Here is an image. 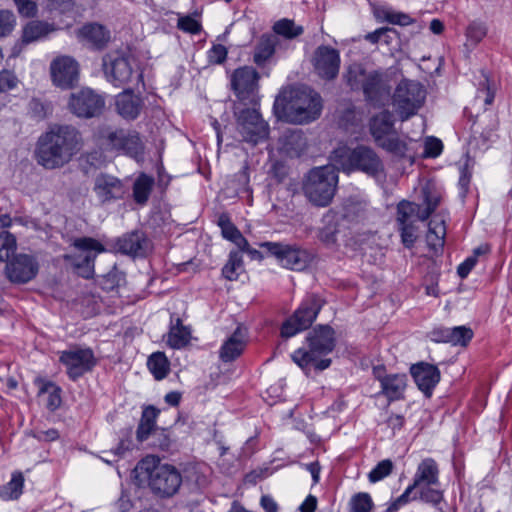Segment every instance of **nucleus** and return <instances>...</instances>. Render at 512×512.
<instances>
[{
	"mask_svg": "<svg viewBox=\"0 0 512 512\" xmlns=\"http://www.w3.org/2000/svg\"><path fill=\"white\" fill-rule=\"evenodd\" d=\"M81 133L72 125H53L38 140L36 159L46 169L61 168L82 149Z\"/></svg>",
	"mask_w": 512,
	"mask_h": 512,
	"instance_id": "f257e3e1",
	"label": "nucleus"
},
{
	"mask_svg": "<svg viewBox=\"0 0 512 512\" xmlns=\"http://www.w3.org/2000/svg\"><path fill=\"white\" fill-rule=\"evenodd\" d=\"M279 117L286 121L303 124L316 120L322 111L321 96L308 87L284 89L274 102Z\"/></svg>",
	"mask_w": 512,
	"mask_h": 512,
	"instance_id": "f03ea898",
	"label": "nucleus"
},
{
	"mask_svg": "<svg viewBox=\"0 0 512 512\" xmlns=\"http://www.w3.org/2000/svg\"><path fill=\"white\" fill-rule=\"evenodd\" d=\"M139 476L147 479L150 489L161 497H171L180 488L182 477L172 465L161 464L154 456H148L136 466Z\"/></svg>",
	"mask_w": 512,
	"mask_h": 512,
	"instance_id": "7ed1b4c3",
	"label": "nucleus"
},
{
	"mask_svg": "<svg viewBox=\"0 0 512 512\" xmlns=\"http://www.w3.org/2000/svg\"><path fill=\"white\" fill-rule=\"evenodd\" d=\"M337 166L325 165L311 169L303 182V193L315 206H328L337 189Z\"/></svg>",
	"mask_w": 512,
	"mask_h": 512,
	"instance_id": "20e7f679",
	"label": "nucleus"
},
{
	"mask_svg": "<svg viewBox=\"0 0 512 512\" xmlns=\"http://www.w3.org/2000/svg\"><path fill=\"white\" fill-rule=\"evenodd\" d=\"M332 160L338 169L347 173L357 170L378 177L384 172V164L377 153L363 145L354 149L338 148L333 152Z\"/></svg>",
	"mask_w": 512,
	"mask_h": 512,
	"instance_id": "39448f33",
	"label": "nucleus"
},
{
	"mask_svg": "<svg viewBox=\"0 0 512 512\" xmlns=\"http://www.w3.org/2000/svg\"><path fill=\"white\" fill-rule=\"evenodd\" d=\"M426 99L425 88L417 81L402 80L392 95L393 108L401 121L416 115Z\"/></svg>",
	"mask_w": 512,
	"mask_h": 512,
	"instance_id": "423d86ee",
	"label": "nucleus"
},
{
	"mask_svg": "<svg viewBox=\"0 0 512 512\" xmlns=\"http://www.w3.org/2000/svg\"><path fill=\"white\" fill-rule=\"evenodd\" d=\"M99 140L107 151L121 152L137 160L142 157L143 143L135 131L103 128L99 132Z\"/></svg>",
	"mask_w": 512,
	"mask_h": 512,
	"instance_id": "0eeeda50",
	"label": "nucleus"
},
{
	"mask_svg": "<svg viewBox=\"0 0 512 512\" xmlns=\"http://www.w3.org/2000/svg\"><path fill=\"white\" fill-rule=\"evenodd\" d=\"M309 350L298 349L292 354V360L302 369L317 358L333 351L335 347L334 330L325 325L315 328L307 338Z\"/></svg>",
	"mask_w": 512,
	"mask_h": 512,
	"instance_id": "6e6552de",
	"label": "nucleus"
},
{
	"mask_svg": "<svg viewBox=\"0 0 512 512\" xmlns=\"http://www.w3.org/2000/svg\"><path fill=\"white\" fill-rule=\"evenodd\" d=\"M75 252L64 255L76 272L83 278L89 279L94 275V261L98 254L105 251L104 246L90 237L77 238L73 242Z\"/></svg>",
	"mask_w": 512,
	"mask_h": 512,
	"instance_id": "1a4fd4ad",
	"label": "nucleus"
},
{
	"mask_svg": "<svg viewBox=\"0 0 512 512\" xmlns=\"http://www.w3.org/2000/svg\"><path fill=\"white\" fill-rule=\"evenodd\" d=\"M259 246L265 249L269 256L275 257L282 267L294 271L305 270L313 258L308 250L296 244L262 242Z\"/></svg>",
	"mask_w": 512,
	"mask_h": 512,
	"instance_id": "9d476101",
	"label": "nucleus"
},
{
	"mask_svg": "<svg viewBox=\"0 0 512 512\" xmlns=\"http://www.w3.org/2000/svg\"><path fill=\"white\" fill-rule=\"evenodd\" d=\"M102 66L107 81L117 87L128 84L135 73V59L122 51L107 53Z\"/></svg>",
	"mask_w": 512,
	"mask_h": 512,
	"instance_id": "9b49d317",
	"label": "nucleus"
},
{
	"mask_svg": "<svg viewBox=\"0 0 512 512\" xmlns=\"http://www.w3.org/2000/svg\"><path fill=\"white\" fill-rule=\"evenodd\" d=\"M322 306L323 301L320 298L316 296L307 298L294 314L282 324L281 336L289 338L309 328L316 319Z\"/></svg>",
	"mask_w": 512,
	"mask_h": 512,
	"instance_id": "f8f14e48",
	"label": "nucleus"
},
{
	"mask_svg": "<svg viewBox=\"0 0 512 512\" xmlns=\"http://www.w3.org/2000/svg\"><path fill=\"white\" fill-rule=\"evenodd\" d=\"M59 360L72 380L91 371L97 362L92 349L78 346L62 351Z\"/></svg>",
	"mask_w": 512,
	"mask_h": 512,
	"instance_id": "ddd939ff",
	"label": "nucleus"
},
{
	"mask_svg": "<svg viewBox=\"0 0 512 512\" xmlns=\"http://www.w3.org/2000/svg\"><path fill=\"white\" fill-rule=\"evenodd\" d=\"M237 129L244 141L254 145L268 135V125L256 109H244L239 112Z\"/></svg>",
	"mask_w": 512,
	"mask_h": 512,
	"instance_id": "4468645a",
	"label": "nucleus"
},
{
	"mask_svg": "<svg viewBox=\"0 0 512 512\" xmlns=\"http://www.w3.org/2000/svg\"><path fill=\"white\" fill-rule=\"evenodd\" d=\"M50 76L56 87L71 89L79 80V64L71 56H58L50 63Z\"/></svg>",
	"mask_w": 512,
	"mask_h": 512,
	"instance_id": "2eb2a0df",
	"label": "nucleus"
},
{
	"mask_svg": "<svg viewBox=\"0 0 512 512\" xmlns=\"http://www.w3.org/2000/svg\"><path fill=\"white\" fill-rule=\"evenodd\" d=\"M104 100L89 88L72 93L68 102L69 110L77 117L91 118L100 114Z\"/></svg>",
	"mask_w": 512,
	"mask_h": 512,
	"instance_id": "dca6fc26",
	"label": "nucleus"
},
{
	"mask_svg": "<svg viewBox=\"0 0 512 512\" xmlns=\"http://www.w3.org/2000/svg\"><path fill=\"white\" fill-rule=\"evenodd\" d=\"M311 62L315 73L322 79L333 80L339 73L340 55L338 50L330 46L317 47Z\"/></svg>",
	"mask_w": 512,
	"mask_h": 512,
	"instance_id": "f3484780",
	"label": "nucleus"
},
{
	"mask_svg": "<svg viewBox=\"0 0 512 512\" xmlns=\"http://www.w3.org/2000/svg\"><path fill=\"white\" fill-rule=\"evenodd\" d=\"M5 272L11 282L26 283L38 273V263L31 255L18 254L7 262Z\"/></svg>",
	"mask_w": 512,
	"mask_h": 512,
	"instance_id": "a211bd4d",
	"label": "nucleus"
},
{
	"mask_svg": "<svg viewBox=\"0 0 512 512\" xmlns=\"http://www.w3.org/2000/svg\"><path fill=\"white\" fill-rule=\"evenodd\" d=\"M362 91L367 101L375 106L383 105L390 96L389 80L386 75L378 71H370Z\"/></svg>",
	"mask_w": 512,
	"mask_h": 512,
	"instance_id": "6ab92c4d",
	"label": "nucleus"
},
{
	"mask_svg": "<svg viewBox=\"0 0 512 512\" xmlns=\"http://www.w3.org/2000/svg\"><path fill=\"white\" fill-rule=\"evenodd\" d=\"M119 252L132 256H144L150 249V241L142 231L135 230L119 237L116 242Z\"/></svg>",
	"mask_w": 512,
	"mask_h": 512,
	"instance_id": "aec40b11",
	"label": "nucleus"
},
{
	"mask_svg": "<svg viewBox=\"0 0 512 512\" xmlns=\"http://www.w3.org/2000/svg\"><path fill=\"white\" fill-rule=\"evenodd\" d=\"M411 375L418 388L430 396L433 388L440 380V371L434 365L419 363L411 367Z\"/></svg>",
	"mask_w": 512,
	"mask_h": 512,
	"instance_id": "412c9836",
	"label": "nucleus"
},
{
	"mask_svg": "<svg viewBox=\"0 0 512 512\" xmlns=\"http://www.w3.org/2000/svg\"><path fill=\"white\" fill-rule=\"evenodd\" d=\"M93 190L102 203L120 198L124 193L121 181L108 174H99L95 178Z\"/></svg>",
	"mask_w": 512,
	"mask_h": 512,
	"instance_id": "4be33fe9",
	"label": "nucleus"
},
{
	"mask_svg": "<svg viewBox=\"0 0 512 512\" xmlns=\"http://www.w3.org/2000/svg\"><path fill=\"white\" fill-rule=\"evenodd\" d=\"M115 108L122 118L134 120L143 108V101L140 96L134 94L131 90H124L116 96Z\"/></svg>",
	"mask_w": 512,
	"mask_h": 512,
	"instance_id": "5701e85b",
	"label": "nucleus"
},
{
	"mask_svg": "<svg viewBox=\"0 0 512 512\" xmlns=\"http://www.w3.org/2000/svg\"><path fill=\"white\" fill-rule=\"evenodd\" d=\"M247 343V330L238 326L232 335L223 343L220 349V358L230 362L242 354Z\"/></svg>",
	"mask_w": 512,
	"mask_h": 512,
	"instance_id": "b1692460",
	"label": "nucleus"
},
{
	"mask_svg": "<svg viewBox=\"0 0 512 512\" xmlns=\"http://www.w3.org/2000/svg\"><path fill=\"white\" fill-rule=\"evenodd\" d=\"M412 484L416 488L423 485L439 486V469L434 459L425 458L419 463Z\"/></svg>",
	"mask_w": 512,
	"mask_h": 512,
	"instance_id": "393cba45",
	"label": "nucleus"
},
{
	"mask_svg": "<svg viewBox=\"0 0 512 512\" xmlns=\"http://www.w3.org/2000/svg\"><path fill=\"white\" fill-rule=\"evenodd\" d=\"M258 73L252 67H242L232 75L231 84L235 92L240 96L252 92L258 81Z\"/></svg>",
	"mask_w": 512,
	"mask_h": 512,
	"instance_id": "a878e982",
	"label": "nucleus"
},
{
	"mask_svg": "<svg viewBox=\"0 0 512 512\" xmlns=\"http://www.w3.org/2000/svg\"><path fill=\"white\" fill-rule=\"evenodd\" d=\"M370 133L377 143L384 137L395 131L393 115L388 110H383L374 115L369 123Z\"/></svg>",
	"mask_w": 512,
	"mask_h": 512,
	"instance_id": "bb28decb",
	"label": "nucleus"
},
{
	"mask_svg": "<svg viewBox=\"0 0 512 512\" xmlns=\"http://www.w3.org/2000/svg\"><path fill=\"white\" fill-rule=\"evenodd\" d=\"M282 150L290 157H299L307 148V140L300 130H289L281 136Z\"/></svg>",
	"mask_w": 512,
	"mask_h": 512,
	"instance_id": "cd10ccee",
	"label": "nucleus"
},
{
	"mask_svg": "<svg viewBox=\"0 0 512 512\" xmlns=\"http://www.w3.org/2000/svg\"><path fill=\"white\" fill-rule=\"evenodd\" d=\"M78 37L96 48L104 47L110 40V32L100 24H88L78 30Z\"/></svg>",
	"mask_w": 512,
	"mask_h": 512,
	"instance_id": "c85d7f7f",
	"label": "nucleus"
},
{
	"mask_svg": "<svg viewBox=\"0 0 512 512\" xmlns=\"http://www.w3.org/2000/svg\"><path fill=\"white\" fill-rule=\"evenodd\" d=\"M383 394L390 400L400 399L406 387V375L393 374L380 378Z\"/></svg>",
	"mask_w": 512,
	"mask_h": 512,
	"instance_id": "c756f323",
	"label": "nucleus"
},
{
	"mask_svg": "<svg viewBox=\"0 0 512 512\" xmlns=\"http://www.w3.org/2000/svg\"><path fill=\"white\" fill-rule=\"evenodd\" d=\"M445 236V221L437 215L429 222V230L426 235L428 246L435 252H438L444 246Z\"/></svg>",
	"mask_w": 512,
	"mask_h": 512,
	"instance_id": "7c9ffc66",
	"label": "nucleus"
},
{
	"mask_svg": "<svg viewBox=\"0 0 512 512\" xmlns=\"http://www.w3.org/2000/svg\"><path fill=\"white\" fill-rule=\"evenodd\" d=\"M53 31L55 27L52 24L37 20L30 21L23 28L22 41L26 44L32 43L43 39Z\"/></svg>",
	"mask_w": 512,
	"mask_h": 512,
	"instance_id": "2f4dec72",
	"label": "nucleus"
},
{
	"mask_svg": "<svg viewBox=\"0 0 512 512\" xmlns=\"http://www.w3.org/2000/svg\"><path fill=\"white\" fill-rule=\"evenodd\" d=\"M158 415V410L152 406L144 409L140 423L137 428V439L143 442L148 439L151 433L154 434L155 421Z\"/></svg>",
	"mask_w": 512,
	"mask_h": 512,
	"instance_id": "473e14b6",
	"label": "nucleus"
},
{
	"mask_svg": "<svg viewBox=\"0 0 512 512\" xmlns=\"http://www.w3.org/2000/svg\"><path fill=\"white\" fill-rule=\"evenodd\" d=\"M370 72L366 71L361 64L353 63L348 66L344 79L353 90H362L368 80Z\"/></svg>",
	"mask_w": 512,
	"mask_h": 512,
	"instance_id": "72a5a7b5",
	"label": "nucleus"
},
{
	"mask_svg": "<svg viewBox=\"0 0 512 512\" xmlns=\"http://www.w3.org/2000/svg\"><path fill=\"white\" fill-rule=\"evenodd\" d=\"M190 339V330L182 325L179 318H176L175 324L172 322L167 343L172 348H182L188 344Z\"/></svg>",
	"mask_w": 512,
	"mask_h": 512,
	"instance_id": "f704fd0d",
	"label": "nucleus"
},
{
	"mask_svg": "<svg viewBox=\"0 0 512 512\" xmlns=\"http://www.w3.org/2000/svg\"><path fill=\"white\" fill-rule=\"evenodd\" d=\"M277 37L274 35H264L261 37L254 52V61L258 65L265 63L275 51Z\"/></svg>",
	"mask_w": 512,
	"mask_h": 512,
	"instance_id": "c9c22d12",
	"label": "nucleus"
},
{
	"mask_svg": "<svg viewBox=\"0 0 512 512\" xmlns=\"http://www.w3.org/2000/svg\"><path fill=\"white\" fill-rule=\"evenodd\" d=\"M376 144L387 152L398 157L404 156L407 150L406 142L398 136L396 131L390 133Z\"/></svg>",
	"mask_w": 512,
	"mask_h": 512,
	"instance_id": "e433bc0d",
	"label": "nucleus"
},
{
	"mask_svg": "<svg viewBox=\"0 0 512 512\" xmlns=\"http://www.w3.org/2000/svg\"><path fill=\"white\" fill-rule=\"evenodd\" d=\"M147 366L157 380L165 378L169 371V362L162 352L153 353L148 358Z\"/></svg>",
	"mask_w": 512,
	"mask_h": 512,
	"instance_id": "4c0bfd02",
	"label": "nucleus"
},
{
	"mask_svg": "<svg viewBox=\"0 0 512 512\" xmlns=\"http://www.w3.org/2000/svg\"><path fill=\"white\" fill-rule=\"evenodd\" d=\"M153 183L154 180L145 174L140 175L136 179L133 187V195L137 203L144 204L147 202Z\"/></svg>",
	"mask_w": 512,
	"mask_h": 512,
	"instance_id": "58836bf2",
	"label": "nucleus"
},
{
	"mask_svg": "<svg viewBox=\"0 0 512 512\" xmlns=\"http://www.w3.org/2000/svg\"><path fill=\"white\" fill-rule=\"evenodd\" d=\"M243 270V259L239 251H231L229 260L222 269V275L229 281L238 279Z\"/></svg>",
	"mask_w": 512,
	"mask_h": 512,
	"instance_id": "ea45409f",
	"label": "nucleus"
},
{
	"mask_svg": "<svg viewBox=\"0 0 512 512\" xmlns=\"http://www.w3.org/2000/svg\"><path fill=\"white\" fill-rule=\"evenodd\" d=\"M24 478L21 473L13 474L11 481L0 490V496L5 500L19 498L22 494Z\"/></svg>",
	"mask_w": 512,
	"mask_h": 512,
	"instance_id": "a19ab883",
	"label": "nucleus"
},
{
	"mask_svg": "<svg viewBox=\"0 0 512 512\" xmlns=\"http://www.w3.org/2000/svg\"><path fill=\"white\" fill-rule=\"evenodd\" d=\"M273 30L277 35H281L288 39L296 38L303 33V27L296 25L293 20L281 19L277 21Z\"/></svg>",
	"mask_w": 512,
	"mask_h": 512,
	"instance_id": "79ce46f5",
	"label": "nucleus"
},
{
	"mask_svg": "<svg viewBox=\"0 0 512 512\" xmlns=\"http://www.w3.org/2000/svg\"><path fill=\"white\" fill-rule=\"evenodd\" d=\"M40 396H47L46 406L51 411L61 404L60 389L51 382L44 383L39 389Z\"/></svg>",
	"mask_w": 512,
	"mask_h": 512,
	"instance_id": "37998d69",
	"label": "nucleus"
},
{
	"mask_svg": "<svg viewBox=\"0 0 512 512\" xmlns=\"http://www.w3.org/2000/svg\"><path fill=\"white\" fill-rule=\"evenodd\" d=\"M16 250V238L8 231L0 233V261H10Z\"/></svg>",
	"mask_w": 512,
	"mask_h": 512,
	"instance_id": "c03bdc74",
	"label": "nucleus"
},
{
	"mask_svg": "<svg viewBox=\"0 0 512 512\" xmlns=\"http://www.w3.org/2000/svg\"><path fill=\"white\" fill-rule=\"evenodd\" d=\"M345 217L350 220H358L366 215L367 203L365 201L349 199L345 206Z\"/></svg>",
	"mask_w": 512,
	"mask_h": 512,
	"instance_id": "a18cd8bd",
	"label": "nucleus"
},
{
	"mask_svg": "<svg viewBox=\"0 0 512 512\" xmlns=\"http://www.w3.org/2000/svg\"><path fill=\"white\" fill-rule=\"evenodd\" d=\"M349 506L350 512H370L373 501L368 493L360 492L352 496Z\"/></svg>",
	"mask_w": 512,
	"mask_h": 512,
	"instance_id": "49530a36",
	"label": "nucleus"
},
{
	"mask_svg": "<svg viewBox=\"0 0 512 512\" xmlns=\"http://www.w3.org/2000/svg\"><path fill=\"white\" fill-rule=\"evenodd\" d=\"M484 80L480 82L476 97L483 98L485 105H491L494 101L496 86L490 81L486 74H483Z\"/></svg>",
	"mask_w": 512,
	"mask_h": 512,
	"instance_id": "de8ad7c7",
	"label": "nucleus"
},
{
	"mask_svg": "<svg viewBox=\"0 0 512 512\" xmlns=\"http://www.w3.org/2000/svg\"><path fill=\"white\" fill-rule=\"evenodd\" d=\"M40 5L51 14H64L73 7L72 0H40Z\"/></svg>",
	"mask_w": 512,
	"mask_h": 512,
	"instance_id": "09e8293b",
	"label": "nucleus"
},
{
	"mask_svg": "<svg viewBox=\"0 0 512 512\" xmlns=\"http://www.w3.org/2000/svg\"><path fill=\"white\" fill-rule=\"evenodd\" d=\"M419 210V205L408 202V201H402L399 203L397 207V221L399 223H413L411 220L412 217L415 216L416 211Z\"/></svg>",
	"mask_w": 512,
	"mask_h": 512,
	"instance_id": "8fccbe9b",
	"label": "nucleus"
},
{
	"mask_svg": "<svg viewBox=\"0 0 512 512\" xmlns=\"http://www.w3.org/2000/svg\"><path fill=\"white\" fill-rule=\"evenodd\" d=\"M418 488H419V494H417L418 499H420L424 502L436 505V504L440 503L443 499L442 491L439 489L438 486L423 485L422 487H418Z\"/></svg>",
	"mask_w": 512,
	"mask_h": 512,
	"instance_id": "3c124183",
	"label": "nucleus"
},
{
	"mask_svg": "<svg viewBox=\"0 0 512 512\" xmlns=\"http://www.w3.org/2000/svg\"><path fill=\"white\" fill-rule=\"evenodd\" d=\"M487 35V27L484 23L473 21L466 29V37L473 45L480 43Z\"/></svg>",
	"mask_w": 512,
	"mask_h": 512,
	"instance_id": "603ef678",
	"label": "nucleus"
},
{
	"mask_svg": "<svg viewBox=\"0 0 512 512\" xmlns=\"http://www.w3.org/2000/svg\"><path fill=\"white\" fill-rule=\"evenodd\" d=\"M473 337V331L466 326L451 328V344L466 346Z\"/></svg>",
	"mask_w": 512,
	"mask_h": 512,
	"instance_id": "864d4df0",
	"label": "nucleus"
},
{
	"mask_svg": "<svg viewBox=\"0 0 512 512\" xmlns=\"http://www.w3.org/2000/svg\"><path fill=\"white\" fill-rule=\"evenodd\" d=\"M393 469V463L389 459L380 461L376 467L369 473L368 478L372 483L378 482L388 476Z\"/></svg>",
	"mask_w": 512,
	"mask_h": 512,
	"instance_id": "5fc2aeb1",
	"label": "nucleus"
},
{
	"mask_svg": "<svg viewBox=\"0 0 512 512\" xmlns=\"http://www.w3.org/2000/svg\"><path fill=\"white\" fill-rule=\"evenodd\" d=\"M177 28L186 33L198 34L200 33L202 26L198 20L189 15H186L179 16L177 21Z\"/></svg>",
	"mask_w": 512,
	"mask_h": 512,
	"instance_id": "6e6d98bb",
	"label": "nucleus"
},
{
	"mask_svg": "<svg viewBox=\"0 0 512 512\" xmlns=\"http://www.w3.org/2000/svg\"><path fill=\"white\" fill-rule=\"evenodd\" d=\"M422 194L426 207L435 211L441 200L440 193L433 186L427 184L422 188Z\"/></svg>",
	"mask_w": 512,
	"mask_h": 512,
	"instance_id": "4d7b16f0",
	"label": "nucleus"
},
{
	"mask_svg": "<svg viewBox=\"0 0 512 512\" xmlns=\"http://www.w3.org/2000/svg\"><path fill=\"white\" fill-rule=\"evenodd\" d=\"M16 24V18L13 12L9 10H0V37H4L12 32Z\"/></svg>",
	"mask_w": 512,
	"mask_h": 512,
	"instance_id": "13d9d810",
	"label": "nucleus"
},
{
	"mask_svg": "<svg viewBox=\"0 0 512 512\" xmlns=\"http://www.w3.org/2000/svg\"><path fill=\"white\" fill-rule=\"evenodd\" d=\"M19 84V79L13 71L4 69L0 71V93L8 92L16 88Z\"/></svg>",
	"mask_w": 512,
	"mask_h": 512,
	"instance_id": "bf43d9fd",
	"label": "nucleus"
},
{
	"mask_svg": "<svg viewBox=\"0 0 512 512\" xmlns=\"http://www.w3.org/2000/svg\"><path fill=\"white\" fill-rule=\"evenodd\" d=\"M14 225H19L27 230H33L36 232L46 231L47 224L40 222L39 220L30 216H19L13 219Z\"/></svg>",
	"mask_w": 512,
	"mask_h": 512,
	"instance_id": "052dcab7",
	"label": "nucleus"
},
{
	"mask_svg": "<svg viewBox=\"0 0 512 512\" xmlns=\"http://www.w3.org/2000/svg\"><path fill=\"white\" fill-rule=\"evenodd\" d=\"M218 225L221 228L223 237L228 240L234 239L235 236L238 233H240V231L230 221L229 217L226 214H222L219 216Z\"/></svg>",
	"mask_w": 512,
	"mask_h": 512,
	"instance_id": "680f3d73",
	"label": "nucleus"
},
{
	"mask_svg": "<svg viewBox=\"0 0 512 512\" xmlns=\"http://www.w3.org/2000/svg\"><path fill=\"white\" fill-rule=\"evenodd\" d=\"M416 489V487L411 484L409 485L406 490L404 491V493L402 495H400L389 507V511H396L398 510L401 506L407 504L408 502L410 501H413V500H417L418 499V495L417 493H414L413 496H411V494L413 493V491Z\"/></svg>",
	"mask_w": 512,
	"mask_h": 512,
	"instance_id": "e2e57ef3",
	"label": "nucleus"
},
{
	"mask_svg": "<svg viewBox=\"0 0 512 512\" xmlns=\"http://www.w3.org/2000/svg\"><path fill=\"white\" fill-rule=\"evenodd\" d=\"M403 244L410 248L416 240V228L413 223H399Z\"/></svg>",
	"mask_w": 512,
	"mask_h": 512,
	"instance_id": "0e129e2a",
	"label": "nucleus"
},
{
	"mask_svg": "<svg viewBox=\"0 0 512 512\" xmlns=\"http://www.w3.org/2000/svg\"><path fill=\"white\" fill-rule=\"evenodd\" d=\"M385 20L391 24L407 26L413 23V19L405 13L395 11H385Z\"/></svg>",
	"mask_w": 512,
	"mask_h": 512,
	"instance_id": "69168bd1",
	"label": "nucleus"
},
{
	"mask_svg": "<svg viewBox=\"0 0 512 512\" xmlns=\"http://www.w3.org/2000/svg\"><path fill=\"white\" fill-rule=\"evenodd\" d=\"M227 48L221 44L213 45L208 51V60L212 64H222L227 57Z\"/></svg>",
	"mask_w": 512,
	"mask_h": 512,
	"instance_id": "338daca9",
	"label": "nucleus"
},
{
	"mask_svg": "<svg viewBox=\"0 0 512 512\" xmlns=\"http://www.w3.org/2000/svg\"><path fill=\"white\" fill-rule=\"evenodd\" d=\"M18 12L24 17H34L37 13V4L31 0H15Z\"/></svg>",
	"mask_w": 512,
	"mask_h": 512,
	"instance_id": "774afa93",
	"label": "nucleus"
}]
</instances>
